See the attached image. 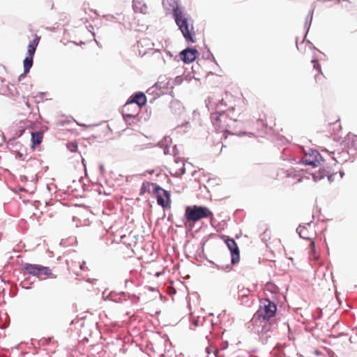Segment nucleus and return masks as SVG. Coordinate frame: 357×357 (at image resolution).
I'll return each mask as SVG.
<instances>
[{"mask_svg":"<svg viewBox=\"0 0 357 357\" xmlns=\"http://www.w3.org/2000/svg\"><path fill=\"white\" fill-rule=\"evenodd\" d=\"M219 94L211 93L206 100V105L211 111V118L214 127L221 132H229L232 123L237 121L238 114L226 109L227 103Z\"/></svg>","mask_w":357,"mask_h":357,"instance_id":"obj_1","label":"nucleus"},{"mask_svg":"<svg viewBox=\"0 0 357 357\" xmlns=\"http://www.w3.org/2000/svg\"><path fill=\"white\" fill-rule=\"evenodd\" d=\"M174 16L176 24L178 26L186 40L195 42L192 33L193 27L191 26L190 28L187 18L185 17L183 12L178 7L174 9Z\"/></svg>","mask_w":357,"mask_h":357,"instance_id":"obj_2","label":"nucleus"},{"mask_svg":"<svg viewBox=\"0 0 357 357\" xmlns=\"http://www.w3.org/2000/svg\"><path fill=\"white\" fill-rule=\"evenodd\" d=\"M276 312V305L269 299L263 298L259 301V307L255 314V317L259 320L268 321L275 316Z\"/></svg>","mask_w":357,"mask_h":357,"instance_id":"obj_3","label":"nucleus"},{"mask_svg":"<svg viewBox=\"0 0 357 357\" xmlns=\"http://www.w3.org/2000/svg\"><path fill=\"white\" fill-rule=\"evenodd\" d=\"M22 272L24 275L28 274L36 277L45 275L51 278H56V275L52 273V270L49 267L39 264L26 263L23 265Z\"/></svg>","mask_w":357,"mask_h":357,"instance_id":"obj_4","label":"nucleus"},{"mask_svg":"<svg viewBox=\"0 0 357 357\" xmlns=\"http://www.w3.org/2000/svg\"><path fill=\"white\" fill-rule=\"evenodd\" d=\"M146 97L142 92L136 93L135 95L131 96L127 101L123 109V116L125 119L128 118H134L135 114L127 113L126 111L128 109L130 105L136 103L139 107H142L146 105Z\"/></svg>","mask_w":357,"mask_h":357,"instance_id":"obj_5","label":"nucleus"},{"mask_svg":"<svg viewBox=\"0 0 357 357\" xmlns=\"http://www.w3.org/2000/svg\"><path fill=\"white\" fill-rule=\"evenodd\" d=\"M153 195L157 199L158 204L163 208H169L171 207V195L169 191L159 186L156 188Z\"/></svg>","mask_w":357,"mask_h":357,"instance_id":"obj_6","label":"nucleus"},{"mask_svg":"<svg viewBox=\"0 0 357 357\" xmlns=\"http://www.w3.org/2000/svg\"><path fill=\"white\" fill-rule=\"evenodd\" d=\"M303 162L312 167H318L323 162L322 157L317 150L310 149L305 152L302 158Z\"/></svg>","mask_w":357,"mask_h":357,"instance_id":"obj_7","label":"nucleus"},{"mask_svg":"<svg viewBox=\"0 0 357 357\" xmlns=\"http://www.w3.org/2000/svg\"><path fill=\"white\" fill-rule=\"evenodd\" d=\"M185 217L186 225H190L191 223L201 220V206H188L185 208Z\"/></svg>","mask_w":357,"mask_h":357,"instance_id":"obj_8","label":"nucleus"},{"mask_svg":"<svg viewBox=\"0 0 357 357\" xmlns=\"http://www.w3.org/2000/svg\"><path fill=\"white\" fill-rule=\"evenodd\" d=\"M225 243L231 252V263L237 264L240 259V252L236 241L232 238H227Z\"/></svg>","mask_w":357,"mask_h":357,"instance_id":"obj_9","label":"nucleus"},{"mask_svg":"<svg viewBox=\"0 0 357 357\" xmlns=\"http://www.w3.org/2000/svg\"><path fill=\"white\" fill-rule=\"evenodd\" d=\"M213 93L219 94L220 97L224 99L223 103H227V107H229L227 109H230L231 110L232 112H234V107L236 106V102L237 101V100L240 99L239 97H237L236 96L233 95L231 93L227 91L225 93V98L222 97V95L220 91L213 92Z\"/></svg>","mask_w":357,"mask_h":357,"instance_id":"obj_10","label":"nucleus"},{"mask_svg":"<svg viewBox=\"0 0 357 357\" xmlns=\"http://www.w3.org/2000/svg\"><path fill=\"white\" fill-rule=\"evenodd\" d=\"M198 52L196 50L186 49L181 52V59L186 63L193 61L196 57Z\"/></svg>","mask_w":357,"mask_h":357,"instance_id":"obj_11","label":"nucleus"},{"mask_svg":"<svg viewBox=\"0 0 357 357\" xmlns=\"http://www.w3.org/2000/svg\"><path fill=\"white\" fill-rule=\"evenodd\" d=\"M159 185L154 183L151 182H144L142 185V187L140 188V195H144L146 192L154 194L155 191L156 190V188H158Z\"/></svg>","mask_w":357,"mask_h":357,"instance_id":"obj_12","label":"nucleus"},{"mask_svg":"<svg viewBox=\"0 0 357 357\" xmlns=\"http://www.w3.org/2000/svg\"><path fill=\"white\" fill-rule=\"evenodd\" d=\"M263 125L270 129H273L275 126V119L272 114H264L263 117L259 119Z\"/></svg>","mask_w":357,"mask_h":357,"instance_id":"obj_13","label":"nucleus"},{"mask_svg":"<svg viewBox=\"0 0 357 357\" xmlns=\"http://www.w3.org/2000/svg\"><path fill=\"white\" fill-rule=\"evenodd\" d=\"M33 56H30L28 54V56L24 59V73L20 76L19 80L22 77L26 76V75L29 72V70L33 65Z\"/></svg>","mask_w":357,"mask_h":357,"instance_id":"obj_14","label":"nucleus"},{"mask_svg":"<svg viewBox=\"0 0 357 357\" xmlns=\"http://www.w3.org/2000/svg\"><path fill=\"white\" fill-rule=\"evenodd\" d=\"M40 37L36 35L34 39L30 43L27 47V54L30 56H33L36 50V47L39 43Z\"/></svg>","mask_w":357,"mask_h":357,"instance_id":"obj_15","label":"nucleus"},{"mask_svg":"<svg viewBox=\"0 0 357 357\" xmlns=\"http://www.w3.org/2000/svg\"><path fill=\"white\" fill-rule=\"evenodd\" d=\"M43 138V132H36L31 133V142L33 146L39 145L41 144Z\"/></svg>","mask_w":357,"mask_h":357,"instance_id":"obj_16","label":"nucleus"},{"mask_svg":"<svg viewBox=\"0 0 357 357\" xmlns=\"http://www.w3.org/2000/svg\"><path fill=\"white\" fill-rule=\"evenodd\" d=\"M297 231H298L300 237H301L304 239H307L309 241H310V240H313L312 238L311 237V236L309 234V231L306 227L299 226L297 229Z\"/></svg>","mask_w":357,"mask_h":357,"instance_id":"obj_17","label":"nucleus"},{"mask_svg":"<svg viewBox=\"0 0 357 357\" xmlns=\"http://www.w3.org/2000/svg\"><path fill=\"white\" fill-rule=\"evenodd\" d=\"M312 62L313 63L314 69L317 70V74L315 75L316 82H319L322 79V77H324L321 72V66L317 60H312Z\"/></svg>","mask_w":357,"mask_h":357,"instance_id":"obj_18","label":"nucleus"},{"mask_svg":"<svg viewBox=\"0 0 357 357\" xmlns=\"http://www.w3.org/2000/svg\"><path fill=\"white\" fill-rule=\"evenodd\" d=\"M309 255L310 258H312L314 260H317L319 259V254L317 252L315 249V243L313 240H310L309 245Z\"/></svg>","mask_w":357,"mask_h":357,"instance_id":"obj_19","label":"nucleus"},{"mask_svg":"<svg viewBox=\"0 0 357 357\" xmlns=\"http://www.w3.org/2000/svg\"><path fill=\"white\" fill-rule=\"evenodd\" d=\"M66 147L72 153H76L78 151L77 144L75 142H68L66 144Z\"/></svg>","mask_w":357,"mask_h":357,"instance_id":"obj_20","label":"nucleus"},{"mask_svg":"<svg viewBox=\"0 0 357 357\" xmlns=\"http://www.w3.org/2000/svg\"><path fill=\"white\" fill-rule=\"evenodd\" d=\"M213 214L212 213L205 207H202V218H211V223L213 224V218H212Z\"/></svg>","mask_w":357,"mask_h":357,"instance_id":"obj_21","label":"nucleus"},{"mask_svg":"<svg viewBox=\"0 0 357 357\" xmlns=\"http://www.w3.org/2000/svg\"><path fill=\"white\" fill-rule=\"evenodd\" d=\"M329 125H334L337 126L338 128H340V119L337 116H335V118L331 121H328Z\"/></svg>","mask_w":357,"mask_h":357,"instance_id":"obj_22","label":"nucleus"},{"mask_svg":"<svg viewBox=\"0 0 357 357\" xmlns=\"http://www.w3.org/2000/svg\"><path fill=\"white\" fill-rule=\"evenodd\" d=\"M325 176L328 177V179L329 181H332L333 178L332 177L333 176V174L331 173V172L329 170H324V174L321 175V178H324Z\"/></svg>","mask_w":357,"mask_h":357,"instance_id":"obj_23","label":"nucleus"},{"mask_svg":"<svg viewBox=\"0 0 357 357\" xmlns=\"http://www.w3.org/2000/svg\"><path fill=\"white\" fill-rule=\"evenodd\" d=\"M206 352L208 354L216 353L217 352V349L215 347H207L206 348Z\"/></svg>","mask_w":357,"mask_h":357,"instance_id":"obj_24","label":"nucleus"},{"mask_svg":"<svg viewBox=\"0 0 357 357\" xmlns=\"http://www.w3.org/2000/svg\"><path fill=\"white\" fill-rule=\"evenodd\" d=\"M167 292L169 294H176V291L174 288L172 287H168V291Z\"/></svg>","mask_w":357,"mask_h":357,"instance_id":"obj_25","label":"nucleus"},{"mask_svg":"<svg viewBox=\"0 0 357 357\" xmlns=\"http://www.w3.org/2000/svg\"><path fill=\"white\" fill-rule=\"evenodd\" d=\"M270 325H271L270 323H268V324L266 323V325L264 326V327L263 328L262 331H264V332H266V331H269Z\"/></svg>","mask_w":357,"mask_h":357,"instance_id":"obj_26","label":"nucleus"},{"mask_svg":"<svg viewBox=\"0 0 357 357\" xmlns=\"http://www.w3.org/2000/svg\"><path fill=\"white\" fill-rule=\"evenodd\" d=\"M195 325L197 326H198V323L197 321L195 322Z\"/></svg>","mask_w":357,"mask_h":357,"instance_id":"obj_27","label":"nucleus"}]
</instances>
